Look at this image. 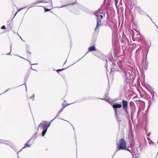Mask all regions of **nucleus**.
I'll return each instance as SVG.
<instances>
[{
	"label": "nucleus",
	"instance_id": "ea45409f",
	"mask_svg": "<svg viewBox=\"0 0 158 158\" xmlns=\"http://www.w3.org/2000/svg\"><path fill=\"white\" fill-rule=\"evenodd\" d=\"M150 18V19L152 21L151 19V18Z\"/></svg>",
	"mask_w": 158,
	"mask_h": 158
},
{
	"label": "nucleus",
	"instance_id": "473e14b6",
	"mask_svg": "<svg viewBox=\"0 0 158 158\" xmlns=\"http://www.w3.org/2000/svg\"><path fill=\"white\" fill-rule=\"evenodd\" d=\"M27 88H26V91H27Z\"/></svg>",
	"mask_w": 158,
	"mask_h": 158
},
{
	"label": "nucleus",
	"instance_id": "79ce46f5",
	"mask_svg": "<svg viewBox=\"0 0 158 158\" xmlns=\"http://www.w3.org/2000/svg\"><path fill=\"white\" fill-rule=\"evenodd\" d=\"M28 61H29V62H30V61H29V60H28Z\"/></svg>",
	"mask_w": 158,
	"mask_h": 158
},
{
	"label": "nucleus",
	"instance_id": "6ab92c4d",
	"mask_svg": "<svg viewBox=\"0 0 158 158\" xmlns=\"http://www.w3.org/2000/svg\"><path fill=\"white\" fill-rule=\"evenodd\" d=\"M114 111H115V112L116 114L117 115V108H115V109H114Z\"/></svg>",
	"mask_w": 158,
	"mask_h": 158
},
{
	"label": "nucleus",
	"instance_id": "0eeeda50",
	"mask_svg": "<svg viewBox=\"0 0 158 158\" xmlns=\"http://www.w3.org/2000/svg\"><path fill=\"white\" fill-rule=\"evenodd\" d=\"M99 26H101V24L99 23L98 19V18H97V25L94 29L95 31H98V30L99 29Z\"/></svg>",
	"mask_w": 158,
	"mask_h": 158
},
{
	"label": "nucleus",
	"instance_id": "cd10ccee",
	"mask_svg": "<svg viewBox=\"0 0 158 158\" xmlns=\"http://www.w3.org/2000/svg\"><path fill=\"white\" fill-rule=\"evenodd\" d=\"M34 64H32V65H34Z\"/></svg>",
	"mask_w": 158,
	"mask_h": 158
},
{
	"label": "nucleus",
	"instance_id": "aec40b11",
	"mask_svg": "<svg viewBox=\"0 0 158 158\" xmlns=\"http://www.w3.org/2000/svg\"><path fill=\"white\" fill-rule=\"evenodd\" d=\"M124 110H125L127 114H128V112L127 111V108H126L125 109H124Z\"/></svg>",
	"mask_w": 158,
	"mask_h": 158
},
{
	"label": "nucleus",
	"instance_id": "7ed1b4c3",
	"mask_svg": "<svg viewBox=\"0 0 158 158\" xmlns=\"http://www.w3.org/2000/svg\"><path fill=\"white\" fill-rule=\"evenodd\" d=\"M120 73L123 78L126 80L128 79L130 75V73L129 72L125 71L123 69H121Z\"/></svg>",
	"mask_w": 158,
	"mask_h": 158
},
{
	"label": "nucleus",
	"instance_id": "1a4fd4ad",
	"mask_svg": "<svg viewBox=\"0 0 158 158\" xmlns=\"http://www.w3.org/2000/svg\"><path fill=\"white\" fill-rule=\"evenodd\" d=\"M112 106L114 109H115V108H121L122 106V105L121 104H114Z\"/></svg>",
	"mask_w": 158,
	"mask_h": 158
},
{
	"label": "nucleus",
	"instance_id": "9b49d317",
	"mask_svg": "<svg viewBox=\"0 0 158 158\" xmlns=\"http://www.w3.org/2000/svg\"><path fill=\"white\" fill-rule=\"evenodd\" d=\"M88 50L90 51H95L96 50V49L94 46H92L89 48Z\"/></svg>",
	"mask_w": 158,
	"mask_h": 158
},
{
	"label": "nucleus",
	"instance_id": "412c9836",
	"mask_svg": "<svg viewBox=\"0 0 158 158\" xmlns=\"http://www.w3.org/2000/svg\"><path fill=\"white\" fill-rule=\"evenodd\" d=\"M1 29H6V27H5V26H3L1 27Z\"/></svg>",
	"mask_w": 158,
	"mask_h": 158
},
{
	"label": "nucleus",
	"instance_id": "4be33fe9",
	"mask_svg": "<svg viewBox=\"0 0 158 158\" xmlns=\"http://www.w3.org/2000/svg\"><path fill=\"white\" fill-rule=\"evenodd\" d=\"M34 96H35V95H34V94H33V96H31V97H30V98H34Z\"/></svg>",
	"mask_w": 158,
	"mask_h": 158
},
{
	"label": "nucleus",
	"instance_id": "a19ab883",
	"mask_svg": "<svg viewBox=\"0 0 158 158\" xmlns=\"http://www.w3.org/2000/svg\"><path fill=\"white\" fill-rule=\"evenodd\" d=\"M28 61H29V62H30V61H29V60H28Z\"/></svg>",
	"mask_w": 158,
	"mask_h": 158
},
{
	"label": "nucleus",
	"instance_id": "2f4dec72",
	"mask_svg": "<svg viewBox=\"0 0 158 158\" xmlns=\"http://www.w3.org/2000/svg\"><path fill=\"white\" fill-rule=\"evenodd\" d=\"M8 89H7L5 92H6V91H7L8 90Z\"/></svg>",
	"mask_w": 158,
	"mask_h": 158
},
{
	"label": "nucleus",
	"instance_id": "72a5a7b5",
	"mask_svg": "<svg viewBox=\"0 0 158 158\" xmlns=\"http://www.w3.org/2000/svg\"><path fill=\"white\" fill-rule=\"evenodd\" d=\"M30 140H29V141H28V143L30 141Z\"/></svg>",
	"mask_w": 158,
	"mask_h": 158
},
{
	"label": "nucleus",
	"instance_id": "f03ea898",
	"mask_svg": "<svg viewBox=\"0 0 158 158\" xmlns=\"http://www.w3.org/2000/svg\"><path fill=\"white\" fill-rule=\"evenodd\" d=\"M117 149L116 150L115 153L120 150H123L127 147V142L124 139H120L118 143H117Z\"/></svg>",
	"mask_w": 158,
	"mask_h": 158
},
{
	"label": "nucleus",
	"instance_id": "423d86ee",
	"mask_svg": "<svg viewBox=\"0 0 158 158\" xmlns=\"http://www.w3.org/2000/svg\"><path fill=\"white\" fill-rule=\"evenodd\" d=\"M122 103L123 107L124 109H125L126 108H127L128 104V102L127 101L123 100H122Z\"/></svg>",
	"mask_w": 158,
	"mask_h": 158
},
{
	"label": "nucleus",
	"instance_id": "c756f323",
	"mask_svg": "<svg viewBox=\"0 0 158 158\" xmlns=\"http://www.w3.org/2000/svg\"><path fill=\"white\" fill-rule=\"evenodd\" d=\"M31 68V69H32L33 70V69L32 68ZM34 70H35V71H36V70H34Z\"/></svg>",
	"mask_w": 158,
	"mask_h": 158
},
{
	"label": "nucleus",
	"instance_id": "39448f33",
	"mask_svg": "<svg viewBox=\"0 0 158 158\" xmlns=\"http://www.w3.org/2000/svg\"><path fill=\"white\" fill-rule=\"evenodd\" d=\"M141 37V35L140 33H138L136 34V35H134L133 36V39H135L136 41H139V39Z\"/></svg>",
	"mask_w": 158,
	"mask_h": 158
},
{
	"label": "nucleus",
	"instance_id": "a211bd4d",
	"mask_svg": "<svg viewBox=\"0 0 158 158\" xmlns=\"http://www.w3.org/2000/svg\"><path fill=\"white\" fill-rule=\"evenodd\" d=\"M50 10V9H49L44 8L45 12H47V11H49Z\"/></svg>",
	"mask_w": 158,
	"mask_h": 158
},
{
	"label": "nucleus",
	"instance_id": "37998d69",
	"mask_svg": "<svg viewBox=\"0 0 158 158\" xmlns=\"http://www.w3.org/2000/svg\"><path fill=\"white\" fill-rule=\"evenodd\" d=\"M18 158H19V157H18Z\"/></svg>",
	"mask_w": 158,
	"mask_h": 158
},
{
	"label": "nucleus",
	"instance_id": "5701e85b",
	"mask_svg": "<svg viewBox=\"0 0 158 158\" xmlns=\"http://www.w3.org/2000/svg\"><path fill=\"white\" fill-rule=\"evenodd\" d=\"M10 48H11V50H10V52L8 54V55L10 53V52H11V48H12V44L10 45Z\"/></svg>",
	"mask_w": 158,
	"mask_h": 158
},
{
	"label": "nucleus",
	"instance_id": "c85d7f7f",
	"mask_svg": "<svg viewBox=\"0 0 158 158\" xmlns=\"http://www.w3.org/2000/svg\"><path fill=\"white\" fill-rule=\"evenodd\" d=\"M73 3V4H71V5H73V4H74V3Z\"/></svg>",
	"mask_w": 158,
	"mask_h": 158
},
{
	"label": "nucleus",
	"instance_id": "393cba45",
	"mask_svg": "<svg viewBox=\"0 0 158 158\" xmlns=\"http://www.w3.org/2000/svg\"><path fill=\"white\" fill-rule=\"evenodd\" d=\"M27 78H28V77H25V79H26V80H27Z\"/></svg>",
	"mask_w": 158,
	"mask_h": 158
},
{
	"label": "nucleus",
	"instance_id": "dca6fc26",
	"mask_svg": "<svg viewBox=\"0 0 158 158\" xmlns=\"http://www.w3.org/2000/svg\"><path fill=\"white\" fill-rule=\"evenodd\" d=\"M24 8H25V7H23V8H21L19 9H18L17 12H19V11H20V10H22Z\"/></svg>",
	"mask_w": 158,
	"mask_h": 158
},
{
	"label": "nucleus",
	"instance_id": "b1692460",
	"mask_svg": "<svg viewBox=\"0 0 158 158\" xmlns=\"http://www.w3.org/2000/svg\"><path fill=\"white\" fill-rule=\"evenodd\" d=\"M100 17L101 19H102L103 18V16L102 15H100Z\"/></svg>",
	"mask_w": 158,
	"mask_h": 158
},
{
	"label": "nucleus",
	"instance_id": "2eb2a0df",
	"mask_svg": "<svg viewBox=\"0 0 158 158\" xmlns=\"http://www.w3.org/2000/svg\"><path fill=\"white\" fill-rule=\"evenodd\" d=\"M94 14L97 17H98L99 16V14L98 12H95L94 13Z\"/></svg>",
	"mask_w": 158,
	"mask_h": 158
},
{
	"label": "nucleus",
	"instance_id": "4468645a",
	"mask_svg": "<svg viewBox=\"0 0 158 158\" xmlns=\"http://www.w3.org/2000/svg\"><path fill=\"white\" fill-rule=\"evenodd\" d=\"M66 69V68H64V69H58L56 71H57V72L59 73V72H60V71H62L63 70H64L65 69Z\"/></svg>",
	"mask_w": 158,
	"mask_h": 158
},
{
	"label": "nucleus",
	"instance_id": "4c0bfd02",
	"mask_svg": "<svg viewBox=\"0 0 158 158\" xmlns=\"http://www.w3.org/2000/svg\"><path fill=\"white\" fill-rule=\"evenodd\" d=\"M85 56V55L84 56Z\"/></svg>",
	"mask_w": 158,
	"mask_h": 158
},
{
	"label": "nucleus",
	"instance_id": "f704fd0d",
	"mask_svg": "<svg viewBox=\"0 0 158 158\" xmlns=\"http://www.w3.org/2000/svg\"><path fill=\"white\" fill-rule=\"evenodd\" d=\"M99 22L100 23H101V20H100Z\"/></svg>",
	"mask_w": 158,
	"mask_h": 158
},
{
	"label": "nucleus",
	"instance_id": "f8f14e48",
	"mask_svg": "<svg viewBox=\"0 0 158 158\" xmlns=\"http://www.w3.org/2000/svg\"><path fill=\"white\" fill-rule=\"evenodd\" d=\"M30 147V145H29L28 144H27V143H26V144H25L24 146V147L23 148H22L21 150L19 151V152H20L21 151H22V150L24 148H27V147Z\"/></svg>",
	"mask_w": 158,
	"mask_h": 158
},
{
	"label": "nucleus",
	"instance_id": "6e6552de",
	"mask_svg": "<svg viewBox=\"0 0 158 158\" xmlns=\"http://www.w3.org/2000/svg\"><path fill=\"white\" fill-rule=\"evenodd\" d=\"M137 9L138 12L139 14H144L145 12L144 11L141 9L139 6H138L137 8Z\"/></svg>",
	"mask_w": 158,
	"mask_h": 158
},
{
	"label": "nucleus",
	"instance_id": "f3484780",
	"mask_svg": "<svg viewBox=\"0 0 158 158\" xmlns=\"http://www.w3.org/2000/svg\"><path fill=\"white\" fill-rule=\"evenodd\" d=\"M124 149L128 151L131 152L130 150L127 148V147H126V148H125V149Z\"/></svg>",
	"mask_w": 158,
	"mask_h": 158
},
{
	"label": "nucleus",
	"instance_id": "7c9ffc66",
	"mask_svg": "<svg viewBox=\"0 0 158 158\" xmlns=\"http://www.w3.org/2000/svg\"><path fill=\"white\" fill-rule=\"evenodd\" d=\"M66 60L65 61V62H64V64H65V63H66Z\"/></svg>",
	"mask_w": 158,
	"mask_h": 158
},
{
	"label": "nucleus",
	"instance_id": "c9c22d12",
	"mask_svg": "<svg viewBox=\"0 0 158 158\" xmlns=\"http://www.w3.org/2000/svg\"><path fill=\"white\" fill-rule=\"evenodd\" d=\"M85 56V55L84 56Z\"/></svg>",
	"mask_w": 158,
	"mask_h": 158
},
{
	"label": "nucleus",
	"instance_id": "f257e3e1",
	"mask_svg": "<svg viewBox=\"0 0 158 158\" xmlns=\"http://www.w3.org/2000/svg\"><path fill=\"white\" fill-rule=\"evenodd\" d=\"M54 119H55L54 118L51 121V122H49L48 123H47V121H43L39 124L38 126V128L40 129H43V131L42 132L43 136H44L47 131L48 128L50 125L51 123L52 122Z\"/></svg>",
	"mask_w": 158,
	"mask_h": 158
},
{
	"label": "nucleus",
	"instance_id": "ddd939ff",
	"mask_svg": "<svg viewBox=\"0 0 158 158\" xmlns=\"http://www.w3.org/2000/svg\"><path fill=\"white\" fill-rule=\"evenodd\" d=\"M7 142L5 140H2L0 139V143L6 144Z\"/></svg>",
	"mask_w": 158,
	"mask_h": 158
},
{
	"label": "nucleus",
	"instance_id": "c03bdc74",
	"mask_svg": "<svg viewBox=\"0 0 158 158\" xmlns=\"http://www.w3.org/2000/svg\"><path fill=\"white\" fill-rule=\"evenodd\" d=\"M158 154V153H157V154Z\"/></svg>",
	"mask_w": 158,
	"mask_h": 158
},
{
	"label": "nucleus",
	"instance_id": "bb28decb",
	"mask_svg": "<svg viewBox=\"0 0 158 158\" xmlns=\"http://www.w3.org/2000/svg\"><path fill=\"white\" fill-rule=\"evenodd\" d=\"M67 6V5H65V6H62V7H63L65 6Z\"/></svg>",
	"mask_w": 158,
	"mask_h": 158
},
{
	"label": "nucleus",
	"instance_id": "a878e982",
	"mask_svg": "<svg viewBox=\"0 0 158 158\" xmlns=\"http://www.w3.org/2000/svg\"><path fill=\"white\" fill-rule=\"evenodd\" d=\"M18 13V12H17L15 13V15L14 16H15V15H16L17 14V13Z\"/></svg>",
	"mask_w": 158,
	"mask_h": 158
},
{
	"label": "nucleus",
	"instance_id": "58836bf2",
	"mask_svg": "<svg viewBox=\"0 0 158 158\" xmlns=\"http://www.w3.org/2000/svg\"><path fill=\"white\" fill-rule=\"evenodd\" d=\"M85 56V55L84 56Z\"/></svg>",
	"mask_w": 158,
	"mask_h": 158
},
{
	"label": "nucleus",
	"instance_id": "e433bc0d",
	"mask_svg": "<svg viewBox=\"0 0 158 158\" xmlns=\"http://www.w3.org/2000/svg\"><path fill=\"white\" fill-rule=\"evenodd\" d=\"M85 56V55L84 56Z\"/></svg>",
	"mask_w": 158,
	"mask_h": 158
},
{
	"label": "nucleus",
	"instance_id": "20e7f679",
	"mask_svg": "<svg viewBox=\"0 0 158 158\" xmlns=\"http://www.w3.org/2000/svg\"><path fill=\"white\" fill-rule=\"evenodd\" d=\"M41 2L48 3H50V7H52L53 6L52 1L51 0H49V1H48V2H46V1H40V2H35V3H33V4H31V5H30V6L28 8V9L30 8H31L33 7L38 6L37 5V4L38 3H41Z\"/></svg>",
	"mask_w": 158,
	"mask_h": 158
},
{
	"label": "nucleus",
	"instance_id": "9d476101",
	"mask_svg": "<svg viewBox=\"0 0 158 158\" xmlns=\"http://www.w3.org/2000/svg\"><path fill=\"white\" fill-rule=\"evenodd\" d=\"M71 104H68V105H65L64 107L61 110H60L58 112V113H57V115L55 117V118H54V119H55L57 117H58L59 115L61 113V112L62 111V110H63L64 109L66 106H67L68 105H70Z\"/></svg>",
	"mask_w": 158,
	"mask_h": 158
}]
</instances>
